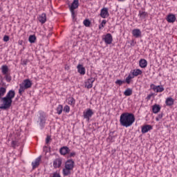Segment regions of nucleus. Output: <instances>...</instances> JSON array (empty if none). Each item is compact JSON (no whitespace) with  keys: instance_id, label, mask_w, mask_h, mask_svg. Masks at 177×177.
<instances>
[{"instance_id":"obj_1","label":"nucleus","mask_w":177,"mask_h":177,"mask_svg":"<svg viewBox=\"0 0 177 177\" xmlns=\"http://www.w3.org/2000/svg\"><path fill=\"white\" fill-rule=\"evenodd\" d=\"M15 96H16L15 90H10L6 96L2 98V104L0 106L1 110H8V109H10Z\"/></svg>"},{"instance_id":"obj_2","label":"nucleus","mask_w":177,"mask_h":177,"mask_svg":"<svg viewBox=\"0 0 177 177\" xmlns=\"http://www.w3.org/2000/svg\"><path fill=\"white\" fill-rule=\"evenodd\" d=\"M135 122V115L131 113H123L120 117V124L122 127H125V128H129L132 127Z\"/></svg>"},{"instance_id":"obj_3","label":"nucleus","mask_w":177,"mask_h":177,"mask_svg":"<svg viewBox=\"0 0 177 177\" xmlns=\"http://www.w3.org/2000/svg\"><path fill=\"white\" fill-rule=\"evenodd\" d=\"M75 162L73 159H68L65 162V167L62 169V174L64 176H68V175H71V171L74 169V165Z\"/></svg>"},{"instance_id":"obj_4","label":"nucleus","mask_w":177,"mask_h":177,"mask_svg":"<svg viewBox=\"0 0 177 177\" xmlns=\"http://www.w3.org/2000/svg\"><path fill=\"white\" fill-rule=\"evenodd\" d=\"M32 86V82L30 79H26L19 84V93L22 95L26 89H30Z\"/></svg>"},{"instance_id":"obj_5","label":"nucleus","mask_w":177,"mask_h":177,"mask_svg":"<svg viewBox=\"0 0 177 177\" xmlns=\"http://www.w3.org/2000/svg\"><path fill=\"white\" fill-rule=\"evenodd\" d=\"M102 39L106 45H111V44H113V35H111L110 33H107L106 35H104Z\"/></svg>"},{"instance_id":"obj_6","label":"nucleus","mask_w":177,"mask_h":177,"mask_svg":"<svg viewBox=\"0 0 177 177\" xmlns=\"http://www.w3.org/2000/svg\"><path fill=\"white\" fill-rule=\"evenodd\" d=\"M62 164H63V158L58 157L53 160V167L55 169H57V168L62 167Z\"/></svg>"},{"instance_id":"obj_7","label":"nucleus","mask_w":177,"mask_h":177,"mask_svg":"<svg viewBox=\"0 0 177 177\" xmlns=\"http://www.w3.org/2000/svg\"><path fill=\"white\" fill-rule=\"evenodd\" d=\"M151 89H153V92L156 93H160L161 92H164V86L162 85L156 86L152 84L150 85Z\"/></svg>"},{"instance_id":"obj_8","label":"nucleus","mask_w":177,"mask_h":177,"mask_svg":"<svg viewBox=\"0 0 177 177\" xmlns=\"http://www.w3.org/2000/svg\"><path fill=\"white\" fill-rule=\"evenodd\" d=\"M93 115V111H92V109H88L86 110V111L83 112L84 118H85L88 121L91 120Z\"/></svg>"},{"instance_id":"obj_9","label":"nucleus","mask_w":177,"mask_h":177,"mask_svg":"<svg viewBox=\"0 0 177 177\" xmlns=\"http://www.w3.org/2000/svg\"><path fill=\"white\" fill-rule=\"evenodd\" d=\"M100 16H101L102 19H107V17L110 16V14L109 13V8H103L101 9Z\"/></svg>"},{"instance_id":"obj_10","label":"nucleus","mask_w":177,"mask_h":177,"mask_svg":"<svg viewBox=\"0 0 177 177\" xmlns=\"http://www.w3.org/2000/svg\"><path fill=\"white\" fill-rule=\"evenodd\" d=\"M95 81V77H91L85 82L84 88L87 89H91L93 86V82Z\"/></svg>"},{"instance_id":"obj_11","label":"nucleus","mask_w":177,"mask_h":177,"mask_svg":"<svg viewBox=\"0 0 177 177\" xmlns=\"http://www.w3.org/2000/svg\"><path fill=\"white\" fill-rule=\"evenodd\" d=\"M70 151H71V150H70V148L67 146L62 147L59 149V153L61 156H66V154H68Z\"/></svg>"},{"instance_id":"obj_12","label":"nucleus","mask_w":177,"mask_h":177,"mask_svg":"<svg viewBox=\"0 0 177 177\" xmlns=\"http://www.w3.org/2000/svg\"><path fill=\"white\" fill-rule=\"evenodd\" d=\"M166 20L167 23H175L176 21V17L174 14H169L166 17Z\"/></svg>"},{"instance_id":"obj_13","label":"nucleus","mask_w":177,"mask_h":177,"mask_svg":"<svg viewBox=\"0 0 177 177\" xmlns=\"http://www.w3.org/2000/svg\"><path fill=\"white\" fill-rule=\"evenodd\" d=\"M77 72L79 73V74H80V75H85L86 69H85V67H84V65L79 64L77 66Z\"/></svg>"},{"instance_id":"obj_14","label":"nucleus","mask_w":177,"mask_h":177,"mask_svg":"<svg viewBox=\"0 0 177 177\" xmlns=\"http://www.w3.org/2000/svg\"><path fill=\"white\" fill-rule=\"evenodd\" d=\"M151 129H153V126L146 124L142 127L141 132L142 133H147V132H149V131H151Z\"/></svg>"},{"instance_id":"obj_15","label":"nucleus","mask_w":177,"mask_h":177,"mask_svg":"<svg viewBox=\"0 0 177 177\" xmlns=\"http://www.w3.org/2000/svg\"><path fill=\"white\" fill-rule=\"evenodd\" d=\"M38 20L41 24H45V23H46V14L42 13L41 15H39Z\"/></svg>"},{"instance_id":"obj_16","label":"nucleus","mask_w":177,"mask_h":177,"mask_svg":"<svg viewBox=\"0 0 177 177\" xmlns=\"http://www.w3.org/2000/svg\"><path fill=\"white\" fill-rule=\"evenodd\" d=\"M39 125L41 129H43V128H44L45 127L46 119H45V116H44V115H41L39 118Z\"/></svg>"},{"instance_id":"obj_17","label":"nucleus","mask_w":177,"mask_h":177,"mask_svg":"<svg viewBox=\"0 0 177 177\" xmlns=\"http://www.w3.org/2000/svg\"><path fill=\"white\" fill-rule=\"evenodd\" d=\"M130 73L133 75V77H134V78L135 77H138V75H142V70L138 68L131 70Z\"/></svg>"},{"instance_id":"obj_18","label":"nucleus","mask_w":177,"mask_h":177,"mask_svg":"<svg viewBox=\"0 0 177 177\" xmlns=\"http://www.w3.org/2000/svg\"><path fill=\"white\" fill-rule=\"evenodd\" d=\"M132 35L135 37V38H140L142 37V31L140 29H133L132 30Z\"/></svg>"},{"instance_id":"obj_19","label":"nucleus","mask_w":177,"mask_h":177,"mask_svg":"<svg viewBox=\"0 0 177 177\" xmlns=\"http://www.w3.org/2000/svg\"><path fill=\"white\" fill-rule=\"evenodd\" d=\"M39 162H41V156H39L35 160V161L32 162V167L33 169H35V168H37L39 165Z\"/></svg>"},{"instance_id":"obj_20","label":"nucleus","mask_w":177,"mask_h":177,"mask_svg":"<svg viewBox=\"0 0 177 177\" xmlns=\"http://www.w3.org/2000/svg\"><path fill=\"white\" fill-rule=\"evenodd\" d=\"M66 102L69 106H72V107H74L75 106V99L73 97H69L66 99Z\"/></svg>"},{"instance_id":"obj_21","label":"nucleus","mask_w":177,"mask_h":177,"mask_svg":"<svg viewBox=\"0 0 177 177\" xmlns=\"http://www.w3.org/2000/svg\"><path fill=\"white\" fill-rule=\"evenodd\" d=\"M160 110H161V106L159 104H156L152 106V111L153 114L160 113Z\"/></svg>"},{"instance_id":"obj_22","label":"nucleus","mask_w":177,"mask_h":177,"mask_svg":"<svg viewBox=\"0 0 177 177\" xmlns=\"http://www.w3.org/2000/svg\"><path fill=\"white\" fill-rule=\"evenodd\" d=\"M139 66L141 68H146L147 67V61L145 59H141L139 61Z\"/></svg>"},{"instance_id":"obj_23","label":"nucleus","mask_w":177,"mask_h":177,"mask_svg":"<svg viewBox=\"0 0 177 177\" xmlns=\"http://www.w3.org/2000/svg\"><path fill=\"white\" fill-rule=\"evenodd\" d=\"M6 93V87H0V100L2 104V99H3V96Z\"/></svg>"},{"instance_id":"obj_24","label":"nucleus","mask_w":177,"mask_h":177,"mask_svg":"<svg viewBox=\"0 0 177 177\" xmlns=\"http://www.w3.org/2000/svg\"><path fill=\"white\" fill-rule=\"evenodd\" d=\"M3 75H6L9 73V68L6 65H3L1 68Z\"/></svg>"},{"instance_id":"obj_25","label":"nucleus","mask_w":177,"mask_h":177,"mask_svg":"<svg viewBox=\"0 0 177 177\" xmlns=\"http://www.w3.org/2000/svg\"><path fill=\"white\" fill-rule=\"evenodd\" d=\"M78 6H79L78 0H74L70 7V9L72 10H75V9H77V8H78Z\"/></svg>"},{"instance_id":"obj_26","label":"nucleus","mask_w":177,"mask_h":177,"mask_svg":"<svg viewBox=\"0 0 177 177\" xmlns=\"http://www.w3.org/2000/svg\"><path fill=\"white\" fill-rule=\"evenodd\" d=\"M133 78H135V77L130 72L128 77H127L125 79V82H127L128 84H131V81H132V80H133Z\"/></svg>"},{"instance_id":"obj_27","label":"nucleus","mask_w":177,"mask_h":177,"mask_svg":"<svg viewBox=\"0 0 177 177\" xmlns=\"http://www.w3.org/2000/svg\"><path fill=\"white\" fill-rule=\"evenodd\" d=\"M138 16H139L140 19L143 20L144 19H146V17H147V12H146L145 11H139Z\"/></svg>"},{"instance_id":"obj_28","label":"nucleus","mask_w":177,"mask_h":177,"mask_svg":"<svg viewBox=\"0 0 177 177\" xmlns=\"http://www.w3.org/2000/svg\"><path fill=\"white\" fill-rule=\"evenodd\" d=\"M56 111L57 114H58V115H60V114L63 113V105L59 104L56 109Z\"/></svg>"},{"instance_id":"obj_29","label":"nucleus","mask_w":177,"mask_h":177,"mask_svg":"<svg viewBox=\"0 0 177 177\" xmlns=\"http://www.w3.org/2000/svg\"><path fill=\"white\" fill-rule=\"evenodd\" d=\"M133 93L132 88H128L124 91V96H131Z\"/></svg>"},{"instance_id":"obj_30","label":"nucleus","mask_w":177,"mask_h":177,"mask_svg":"<svg viewBox=\"0 0 177 177\" xmlns=\"http://www.w3.org/2000/svg\"><path fill=\"white\" fill-rule=\"evenodd\" d=\"M28 41L30 44H35V41H37V37H35V35H30Z\"/></svg>"},{"instance_id":"obj_31","label":"nucleus","mask_w":177,"mask_h":177,"mask_svg":"<svg viewBox=\"0 0 177 177\" xmlns=\"http://www.w3.org/2000/svg\"><path fill=\"white\" fill-rule=\"evenodd\" d=\"M167 106H173L174 104V99L172 97H168L166 100Z\"/></svg>"},{"instance_id":"obj_32","label":"nucleus","mask_w":177,"mask_h":177,"mask_svg":"<svg viewBox=\"0 0 177 177\" xmlns=\"http://www.w3.org/2000/svg\"><path fill=\"white\" fill-rule=\"evenodd\" d=\"M107 23V21L106 19H103L101 22V24L99 25V29L103 30L104 28V26H106V24Z\"/></svg>"},{"instance_id":"obj_33","label":"nucleus","mask_w":177,"mask_h":177,"mask_svg":"<svg viewBox=\"0 0 177 177\" xmlns=\"http://www.w3.org/2000/svg\"><path fill=\"white\" fill-rule=\"evenodd\" d=\"M83 24L85 26V27H89L91 26V21H89V19H85L83 21Z\"/></svg>"},{"instance_id":"obj_34","label":"nucleus","mask_w":177,"mask_h":177,"mask_svg":"<svg viewBox=\"0 0 177 177\" xmlns=\"http://www.w3.org/2000/svg\"><path fill=\"white\" fill-rule=\"evenodd\" d=\"M5 75V78H6V80L7 81V82H10V81H12V77H10V75L7 73L6 75Z\"/></svg>"},{"instance_id":"obj_35","label":"nucleus","mask_w":177,"mask_h":177,"mask_svg":"<svg viewBox=\"0 0 177 177\" xmlns=\"http://www.w3.org/2000/svg\"><path fill=\"white\" fill-rule=\"evenodd\" d=\"M63 111H64V113H70V106L68 105H65Z\"/></svg>"},{"instance_id":"obj_36","label":"nucleus","mask_w":177,"mask_h":177,"mask_svg":"<svg viewBox=\"0 0 177 177\" xmlns=\"http://www.w3.org/2000/svg\"><path fill=\"white\" fill-rule=\"evenodd\" d=\"M51 177H62V176H60V173L59 171H55L53 173V176Z\"/></svg>"},{"instance_id":"obj_37","label":"nucleus","mask_w":177,"mask_h":177,"mask_svg":"<svg viewBox=\"0 0 177 177\" xmlns=\"http://www.w3.org/2000/svg\"><path fill=\"white\" fill-rule=\"evenodd\" d=\"M76 155H77V153L75 152H74V151L71 152L68 155V158H71L72 157H74Z\"/></svg>"},{"instance_id":"obj_38","label":"nucleus","mask_w":177,"mask_h":177,"mask_svg":"<svg viewBox=\"0 0 177 177\" xmlns=\"http://www.w3.org/2000/svg\"><path fill=\"white\" fill-rule=\"evenodd\" d=\"M125 82L121 80H118L115 81V84H117L118 85H122Z\"/></svg>"},{"instance_id":"obj_39","label":"nucleus","mask_w":177,"mask_h":177,"mask_svg":"<svg viewBox=\"0 0 177 177\" xmlns=\"http://www.w3.org/2000/svg\"><path fill=\"white\" fill-rule=\"evenodd\" d=\"M70 10H71L72 18L74 20V19H75V12L74 11V10H71V9H70Z\"/></svg>"},{"instance_id":"obj_40","label":"nucleus","mask_w":177,"mask_h":177,"mask_svg":"<svg viewBox=\"0 0 177 177\" xmlns=\"http://www.w3.org/2000/svg\"><path fill=\"white\" fill-rule=\"evenodd\" d=\"M51 138H50V136H47L46 138V144L48 145L49 142H50Z\"/></svg>"},{"instance_id":"obj_41","label":"nucleus","mask_w":177,"mask_h":177,"mask_svg":"<svg viewBox=\"0 0 177 177\" xmlns=\"http://www.w3.org/2000/svg\"><path fill=\"white\" fill-rule=\"evenodd\" d=\"M9 39H10V37H9V36H8V35H5V36L3 37V41L4 42H8V41H9Z\"/></svg>"},{"instance_id":"obj_42","label":"nucleus","mask_w":177,"mask_h":177,"mask_svg":"<svg viewBox=\"0 0 177 177\" xmlns=\"http://www.w3.org/2000/svg\"><path fill=\"white\" fill-rule=\"evenodd\" d=\"M12 147H16V146L17 145V141H12Z\"/></svg>"},{"instance_id":"obj_43","label":"nucleus","mask_w":177,"mask_h":177,"mask_svg":"<svg viewBox=\"0 0 177 177\" xmlns=\"http://www.w3.org/2000/svg\"><path fill=\"white\" fill-rule=\"evenodd\" d=\"M153 96V93L149 94L147 97V100H150L151 99V97Z\"/></svg>"},{"instance_id":"obj_44","label":"nucleus","mask_w":177,"mask_h":177,"mask_svg":"<svg viewBox=\"0 0 177 177\" xmlns=\"http://www.w3.org/2000/svg\"><path fill=\"white\" fill-rule=\"evenodd\" d=\"M162 117H163V114H162V113H160V114H159V115H158V118L159 119H160V120H161V118H162Z\"/></svg>"},{"instance_id":"obj_45","label":"nucleus","mask_w":177,"mask_h":177,"mask_svg":"<svg viewBox=\"0 0 177 177\" xmlns=\"http://www.w3.org/2000/svg\"><path fill=\"white\" fill-rule=\"evenodd\" d=\"M156 121H159L160 119V118H158V117H156Z\"/></svg>"},{"instance_id":"obj_46","label":"nucleus","mask_w":177,"mask_h":177,"mask_svg":"<svg viewBox=\"0 0 177 177\" xmlns=\"http://www.w3.org/2000/svg\"><path fill=\"white\" fill-rule=\"evenodd\" d=\"M118 2H124V1H125V0H118Z\"/></svg>"},{"instance_id":"obj_47","label":"nucleus","mask_w":177,"mask_h":177,"mask_svg":"<svg viewBox=\"0 0 177 177\" xmlns=\"http://www.w3.org/2000/svg\"><path fill=\"white\" fill-rule=\"evenodd\" d=\"M44 149H46V147H44Z\"/></svg>"}]
</instances>
